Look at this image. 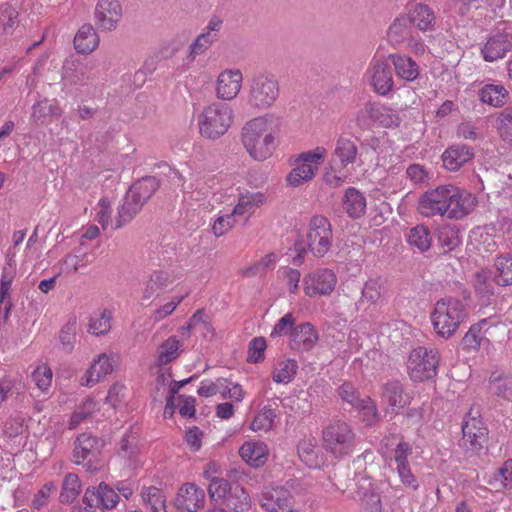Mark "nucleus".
I'll list each match as a JSON object with an SVG mask.
<instances>
[{"label":"nucleus","mask_w":512,"mask_h":512,"mask_svg":"<svg viewBox=\"0 0 512 512\" xmlns=\"http://www.w3.org/2000/svg\"><path fill=\"white\" fill-rule=\"evenodd\" d=\"M298 455L309 468H319L324 463L320 447L314 438H305L298 444Z\"/></svg>","instance_id":"nucleus-35"},{"label":"nucleus","mask_w":512,"mask_h":512,"mask_svg":"<svg viewBox=\"0 0 512 512\" xmlns=\"http://www.w3.org/2000/svg\"><path fill=\"white\" fill-rule=\"evenodd\" d=\"M476 204L477 200L470 192L453 184H445L424 192L419 198L418 211L425 217L459 220L470 214Z\"/></svg>","instance_id":"nucleus-1"},{"label":"nucleus","mask_w":512,"mask_h":512,"mask_svg":"<svg viewBox=\"0 0 512 512\" xmlns=\"http://www.w3.org/2000/svg\"><path fill=\"white\" fill-rule=\"evenodd\" d=\"M407 17L411 24L421 31L431 30L435 23V15L432 9L422 3L409 5Z\"/></svg>","instance_id":"nucleus-33"},{"label":"nucleus","mask_w":512,"mask_h":512,"mask_svg":"<svg viewBox=\"0 0 512 512\" xmlns=\"http://www.w3.org/2000/svg\"><path fill=\"white\" fill-rule=\"evenodd\" d=\"M364 78L373 90L382 96L387 95L394 87L391 68L383 58H373L370 61Z\"/></svg>","instance_id":"nucleus-15"},{"label":"nucleus","mask_w":512,"mask_h":512,"mask_svg":"<svg viewBox=\"0 0 512 512\" xmlns=\"http://www.w3.org/2000/svg\"><path fill=\"white\" fill-rule=\"evenodd\" d=\"M487 325V319H482L472 325L463 338L465 346L472 350H477L483 340L482 329Z\"/></svg>","instance_id":"nucleus-61"},{"label":"nucleus","mask_w":512,"mask_h":512,"mask_svg":"<svg viewBox=\"0 0 512 512\" xmlns=\"http://www.w3.org/2000/svg\"><path fill=\"white\" fill-rule=\"evenodd\" d=\"M235 120L233 108L224 102L213 101L205 105L197 115L199 134L208 140L224 136Z\"/></svg>","instance_id":"nucleus-4"},{"label":"nucleus","mask_w":512,"mask_h":512,"mask_svg":"<svg viewBox=\"0 0 512 512\" xmlns=\"http://www.w3.org/2000/svg\"><path fill=\"white\" fill-rule=\"evenodd\" d=\"M512 48V37L506 33H495L488 38L481 54L485 61L494 62L502 59Z\"/></svg>","instance_id":"nucleus-27"},{"label":"nucleus","mask_w":512,"mask_h":512,"mask_svg":"<svg viewBox=\"0 0 512 512\" xmlns=\"http://www.w3.org/2000/svg\"><path fill=\"white\" fill-rule=\"evenodd\" d=\"M266 195L263 192L240 193L234 208L231 210L239 221L244 223L253 216L255 211L266 203Z\"/></svg>","instance_id":"nucleus-23"},{"label":"nucleus","mask_w":512,"mask_h":512,"mask_svg":"<svg viewBox=\"0 0 512 512\" xmlns=\"http://www.w3.org/2000/svg\"><path fill=\"white\" fill-rule=\"evenodd\" d=\"M296 318L293 313H286L282 316L274 325L270 336L272 338H277L281 336H290L292 337V333L297 325H295Z\"/></svg>","instance_id":"nucleus-60"},{"label":"nucleus","mask_w":512,"mask_h":512,"mask_svg":"<svg viewBox=\"0 0 512 512\" xmlns=\"http://www.w3.org/2000/svg\"><path fill=\"white\" fill-rule=\"evenodd\" d=\"M278 262V256L275 253H268L263 256L259 261L253 263L249 267L240 270L243 277H251L262 274L269 269L274 268Z\"/></svg>","instance_id":"nucleus-52"},{"label":"nucleus","mask_w":512,"mask_h":512,"mask_svg":"<svg viewBox=\"0 0 512 512\" xmlns=\"http://www.w3.org/2000/svg\"><path fill=\"white\" fill-rule=\"evenodd\" d=\"M85 510L87 512H105L107 509L103 506V498L95 488H88L84 495Z\"/></svg>","instance_id":"nucleus-64"},{"label":"nucleus","mask_w":512,"mask_h":512,"mask_svg":"<svg viewBox=\"0 0 512 512\" xmlns=\"http://www.w3.org/2000/svg\"><path fill=\"white\" fill-rule=\"evenodd\" d=\"M95 211H96L95 219L97 220V222L99 224H101V226L104 230L108 229V228H111L113 230L119 228V227H116V224L118 221H120V215L118 214V217L115 219V221L112 220V217H111L112 205L108 199H106V198L101 199L98 202V204L95 208Z\"/></svg>","instance_id":"nucleus-50"},{"label":"nucleus","mask_w":512,"mask_h":512,"mask_svg":"<svg viewBox=\"0 0 512 512\" xmlns=\"http://www.w3.org/2000/svg\"><path fill=\"white\" fill-rule=\"evenodd\" d=\"M326 156L327 149L323 146L298 154L291 161L292 169L285 179L287 186L297 188L310 183L317 175Z\"/></svg>","instance_id":"nucleus-5"},{"label":"nucleus","mask_w":512,"mask_h":512,"mask_svg":"<svg viewBox=\"0 0 512 512\" xmlns=\"http://www.w3.org/2000/svg\"><path fill=\"white\" fill-rule=\"evenodd\" d=\"M410 21L407 15H400L390 25L387 37L392 45H400L410 34Z\"/></svg>","instance_id":"nucleus-42"},{"label":"nucleus","mask_w":512,"mask_h":512,"mask_svg":"<svg viewBox=\"0 0 512 512\" xmlns=\"http://www.w3.org/2000/svg\"><path fill=\"white\" fill-rule=\"evenodd\" d=\"M439 353L436 349L417 347L407 360V372L413 381H424L437 374Z\"/></svg>","instance_id":"nucleus-10"},{"label":"nucleus","mask_w":512,"mask_h":512,"mask_svg":"<svg viewBox=\"0 0 512 512\" xmlns=\"http://www.w3.org/2000/svg\"><path fill=\"white\" fill-rule=\"evenodd\" d=\"M267 343L263 337L253 338L248 345L247 361L249 363H260L265 358Z\"/></svg>","instance_id":"nucleus-62"},{"label":"nucleus","mask_w":512,"mask_h":512,"mask_svg":"<svg viewBox=\"0 0 512 512\" xmlns=\"http://www.w3.org/2000/svg\"><path fill=\"white\" fill-rule=\"evenodd\" d=\"M381 401L387 413L397 414L410 403V396L404 392L399 381L393 380L383 385Z\"/></svg>","instance_id":"nucleus-21"},{"label":"nucleus","mask_w":512,"mask_h":512,"mask_svg":"<svg viewBox=\"0 0 512 512\" xmlns=\"http://www.w3.org/2000/svg\"><path fill=\"white\" fill-rule=\"evenodd\" d=\"M297 369L298 364L296 360H278L272 370V379L277 384H288L294 379Z\"/></svg>","instance_id":"nucleus-40"},{"label":"nucleus","mask_w":512,"mask_h":512,"mask_svg":"<svg viewBox=\"0 0 512 512\" xmlns=\"http://www.w3.org/2000/svg\"><path fill=\"white\" fill-rule=\"evenodd\" d=\"M361 113L385 128H396L401 123L399 112L381 103L369 102L365 104Z\"/></svg>","instance_id":"nucleus-25"},{"label":"nucleus","mask_w":512,"mask_h":512,"mask_svg":"<svg viewBox=\"0 0 512 512\" xmlns=\"http://www.w3.org/2000/svg\"><path fill=\"white\" fill-rule=\"evenodd\" d=\"M495 278L494 281L501 286L512 284V256L503 255L495 261Z\"/></svg>","instance_id":"nucleus-48"},{"label":"nucleus","mask_w":512,"mask_h":512,"mask_svg":"<svg viewBox=\"0 0 512 512\" xmlns=\"http://www.w3.org/2000/svg\"><path fill=\"white\" fill-rule=\"evenodd\" d=\"M188 296V292L184 294H175L165 303L161 304L154 312V321H161L166 317L170 316L178 307V305Z\"/></svg>","instance_id":"nucleus-59"},{"label":"nucleus","mask_w":512,"mask_h":512,"mask_svg":"<svg viewBox=\"0 0 512 512\" xmlns=\"http://www.w3.org/2000/svg\"><path fill=\"white\" fill-rule=\"evenodd\" d=\"M468 317V307L462 300L445 297L438 300L431 312V322L435 333L444 338L452 337Z\"/></svg>","instance_id":"nucleus-3"},{"label":"nucleus","mask_w":512,"mask_h":512,"mask_svg":"<svg viewBox=\"0 0 512 512\" xmlns=\"http://www.w3.org/2000/svg\"><path fill=\"white\" fill-rule=\"evenodd\" d=\"M232 489L231 484L224 478L213 479L207 488L210 499L216 503L219 502L222 504L229 496Z\"/></svg>","instance_id":"nucleus-57"},{"label":"nucleus","mask_w":512,"mask_h":512,"mask_svg":"<svg viewBox=\"0 0 512 512\" xmlns=\"http://www.w3.org/2000/svg\"><path fill=\"white\" fill-rule=\"evenodd\" d=\"M337 276L333 270L327 268H319L303 278V290L306 296L321 297L329 296L335 290L337 285Z\"/></svg>","instance_id":"nucleus-14"},{"label":"nucleus","mask_w":512,"mask_h":512,"mask_svg":"<svg viewBox=\"0 0 512 512\" xmlns=\"http://www.w3.org/2000/svg\"><path fill=\"white\" fill-rule=\"evenodd\" d=\"M89 262L88 254L79 247L63 259L60 266V272L66 274L75 273L79 269L87 267Z\"/></svg>","instance_id":"nucleus-41"},{"label":"nucleus","mask_w":512,"mask_h":512,"mask_svg":"<svg viewBox=\"0 0 512 512\" xmlns=\"http://www.w3.org/2000/svg\"><path fill=\"white\" fill-rule=\"evenodd\" d=\"M95 65L92 62H66L62 68V79L70 85L85 86L96 79Z\"/></svg>","instance_id":"nucleus-20"},{"label":"nucleus","mask_w":512,"mask_h":512,"mask_svg":"<svg viewBox=\"0 0 512 512\" xmlns=\"http://www.w3.org/2000/svg\"><path fill=\"white\" fill-rule=\"evenodd\" d=\"M279 119L265 114L248 120L241 129V143L255 161L270 158L278 146Z\"/></svg>","instance_id":"nucleus-2"},{"label":"nucleus","mask_w":512,"mask_h":512,"mask_svg":"<svg viewBox=\"0 0 512 512\" xmlns=\"http://www.w3.org/2000/svg\"><path fill=\"white\" fill-rule=\"evenodd\" d=\"M508 92L503 85L487 84L479 91L480 100L493 107H501L507 101Z\"/></svg>","instance_id":"nucleus-39"},{"label":"nucleus","mask_w":512,"mask_h":512,"mask_svg":"<svg viewBox=\"0 0 512 512\" xmlns=\"http://www.w3.org/2000/svg\"><path fill=\"white\" fill-rule=\"evenodd\" d=\"M158 188L159 181L152 176L135 182L126 193L119 208L120 221L117 222L116 227H121L130 221Z\"/></svg>","instance_id":"nucleus-6"},{"label":"nucleus","mask_w":512,"mask_h":512,"mask_svg":"<svg viewBox=\"0 0 512 512\" xmlns=\"http://www.w3.org/2000/svg\"><path fill=\"white\" fill-rule=\"evenodd\" d=\"M276 417V410L265 406L254 416L250 429L254 432H268L273 428Z\"/></svg>","instance_id":"nucleus-47"},{"label":"nucleus","mask_w":512,"mask_h":512,"mask_svg":"<svg viewBox=\"0 0 512 512\" xmlns=\"http://www.w3.org/2000/svg\"><path fill=\"white\" fill-rule=\"evenodd\" d=\"M111 329V313L108 311H98L89 318L88 332L101 336L108 333Z\"/></svg>","instance_id":"nucleus-49"},{"label":"nucleus","mask_w":512,"mask_h":512,"mask_svg":"<svg viewBox=\"0 0 512 512\" xmlns=\"http://www.w3.org/2000/svg\"><path fill=\"white\" fill-rule=\"evenodd\" d=\"M496 129L500 138L512 146V107L504 109L496 119Z\"/></svg>","instance_id":"nucleus-55"},{"label":"nucleus","mask_w":512,"mask_h":512,"mask_svg":"<svg viewBox=\"0 0 512 512\" xmlns=\"http://www.w3.org/2000/svg\"><path fill=\"white\" fill-rule=\"evenodd\" d=\"M332 244V228L329 220L321 215L311 218L307 232V245L315 256H324Z\"/></svg>","instance_id":"nucleus-12"},{"label":"nucleus","mask_w":512,"mask_h":512,"mask_svg":"<svg viewBox=\"0 0 512 512\" xmlns=\"http://www.w3.org/2000/svg\"><path fill=\"white\" fill-rule=\"evenodd\" d=\"M496 229L492 225L478 226L469 233L468 245L479 254L492 253L498 247Z\"/></svg>","instance_id":"nucleus-22"},{"label":"nucleus","mask_w":512,"mask_h":512,"mask_svg":"<svg viewBox=\"0 0 512 512\" xmlns=\"http://www.w3.org/2000/svg\"><path fill=\"white\" fill-rule=\"evenodd\" d=\"M473 157V149L464 144L449 146L441 156L444 168L451 172L458 171L463 165L472 160Z\"/></svg>","instance_id":"nucleus-29"},{"label":"nucleus","mask_w":512,"mask_h":512,"mask_svg":"<svg viewBox=\"0 0 512 512\" xmlns=\"http://www.w3.org/2000/svg\"><path fill=\"white\" fill-rule=\"evenodd\" d=\"M355 409L367 425H373L379 420L376 404L369 396H364Z\"/></svg>","instance_id":"nucleus-58"},{"label":"nucleus","mask_w":512,"mask_h":512,"mask_svg":"<svg viewBox=\"0 0 512 512\" xmlns=\"http://www.w3.org/2000/svg\"><path fill=\"white\" fill-rule=\"evenodd\" d=\"M347 166L340 164L338 160L331 157L323 171V182L333 188L342 186L349 176Z\"/></svg>","instance_id":"nucleus-36"},{"label":"nucleus","mask_w":512,"mask_h":512,"mask_svg":"<svg viewBox=\"0 0 512 512\" xmlns=\"http://www.w3.org/2000/svg\"><path fill=\"white\" fill-rule=\"evenodd\" d=\"M493 283L491 274L487 270H480L474 274L473 285L477 295L483 302L489 301L490 297L494 294Z\"/></svg>","instance_id":"nucleus-44"},{"label":"nucleus","mask_w":512,"mask_h":512,"mask_svg":"<svg viewBox=\"0 0 512 512\" xmlns=\"http://www.w3.org/2000/svg\"><path fill=\"white\" fill-rule=\"evenodd\" d=\"M81 492V484L76 474H67L63 480L60 501L62 503H72Z\"/></svg>","instance_id":"nucleus-53"},{"label":"nucleus","mask_w":512,"mask_h":512,"mask_svg":"<svg viewBox=\"0 0 512 512\" xmlns=\"http://www.w3.org/2000/svg\"><path fill=\"white\" fill-rule=\"evenodd\" d=\"M463 439L469 443L472 449H480L486 439L487 429L484 427L482 420L478 416V412L473 414L469 411L462 425Z\"/></svg>","instance_id":"nucleus-26"},{"label":"nucleus","mask_w":512,"mask_h":512,"mask_svg":"<svg viewBox=\"0 0 512 512\" xmlns=\"http://www.w3.org/2000/svg\"><path fill=\"white\" fill-rule=\"evenodd\" d=\"M244 76L238 68H226L219 72L215 80L214 92L221 101L237 98L243 87Z\"/></svg>","instance_id":"nucleus-16"},{"label":"nucleus","mask_w":512,"mask_h":512,"mask_svg":"<svg viewBox=\"0 0 512 512\" xmlns=\"http://www.w3.org/2000/svg\"><path fill=\"white\" fill-rule=\"evenodd\" d=\"M438 240L446 251H452L461 244L459 230L450 225L442 226L439 229Z\"/></svg>","instance_id":"nucleus-56"},{"label":"nucleus","mask_w":512,"mask_h":512,"mask_svg":"<svg viewBox=\"0 0 512 512\" xmlns=\"http://www.w3.org/2000/svg\"><path fill=\"white\" fill-rule=\"evenodd\" d=\"M53 373L46 364L39 365L33 372L32 378L41 391H46L52 382Z\"/></svg>","instance_id":"nucleus-63"},{"label":"nucleus","mask_w":512,"mask_h":512,"mask_svg":"<svg viewBox=\"0 0 512 512\" xmlns=\"http://www.w3.org/2000/svg\"><path fill=\"white\" fill-rule=\"evenodd\" d=\"M235 512H244L250 509L251 500L247 491L240 486H235L223 503Z\"/></svg>","instance_id":"nucleus-46"},{"label":"nucleus","mask_w":512,"mask_h":512,"mask_svg":"<svg viewBox=\"0 0 512 512\" xmlns=\"http://www.w3.org/2000/svg\"><path fill=\"white\" fill-rule=\"evenodd\" d=\"M239 222L232 211L219 212L215 217L211 228L215 237H221L231 231Z\"/></svg>","instance_id":"nucleus-51"},{"label":"nucleus","mask_w":512,"mask_h":512,"mask_svg":"<svg viewBox=\"0 0 512 512\" xmlns=\"http://www.w3.org/2000/svg\"><path fill=\"white\" fill-rule=\"evenodd\" d=\"M241 459L253 468L263 466L269 457L267 444L260 440H248L239 448Z\"/></svg>","instance_id":"nucleus-28"},{"label":"nucleus","mask_w":512,"mask_h":512,"mask_svg":"<svg viewBox=\"0 0 512 512\" xmlns=\"http://www.w3.org/2000/svg\"><path fill=\"white\" fill-rule=\"evenodd\" d=\"M396 76L406 82L415 81L420 75V66L410 56L402 53L389 55Z\"/></svg>","instance_id":"nucleus-32"},{"label":"nucleus","mask_w":512,"mask_h":512,"mask_svg":"<svg viewBox=\"0 0 512 512\" xmlns=\"http://www.w3.org/2000/svg\"><path fill=\"white\" fill-rule=\"evenodd\" d=\"M388 295V288L385 280L381 278L368 279L361 290V297L358 300L360 305H381Z\"/></svg>","instance_id":"nucleus-30"},{"label":"nucleus","mask_w":512,"mask_h":512,"mask_svg":"<svg viewBox=\"0 0 512 512\" xmlns=\"http://www.w3.org/2000/svg\"><path fill=\"white\" fill-rule=\"evenodd\" d=\"M342 206L351 218H359L366 211V197L358 189L349 187L344 192Z\"/></svg>","instance_id":"nucleus-34"},{"label":"nucleus","mask_w":512,"mask_h":512,"mask_svg":"<svg viewBox=\"0 0 512 512\" xmlns=\"http://www.w3.org/2000/svg\"><path fill=\"white\" fill-rule=\"evenodd\" d=\"M142 498L152 512H166V498L160 489L148 487L142 491Z\"/></svg>","instance_id":"nucleus-54"},{"label":"nucleus","mask_w":512,"mask_h":512,"mask_svg":"<svg viewBox=\"0 0 512 512\" xmlns=\"http://www.w3.org/2000/svg\"><path fill=\"white\" fill-rule=\"evenodd\" d=\"M280 95V85L275 75L260 73L254 76L249 85L248 103L258 110L271 108Z\"/></svg>","instance_id":"nucleus-7"},{"label":"nucleus","mask_w":512,"mask_h":512,"mask_svg":"<svg viewBox=\"0 0 512 512\" xmlns=\"http://www.w3.org/2000/svg\"><path fill=\"white\" fill-rule=\"evenodd\" d=\"M182 277L183 270L179 265H170L153 270L145 282V286L142 290V300H150L157 294L158 291L168 289Z\"/></svg>","instance_id":"nucleus-13"},{"label":"nucleus","mask_w":512,"mask_h":512,"mask_svg":"<svg viewBox=\"0 0 512 512\" xmlns=\"http://www.w3.org/2000/svg\"><path fill=\"white\" fill-rule=\"evenodd\" d=\"M181 346L182 344L176 336H171L164 341L158 348V365L163 366L175 360L180 354Z\"/></svg>","instance_id":"nucleus-43"},{"label":"nucleus","mask_w":512,"mask_h":512,"mask_svg":"<svg viewBox=\"0 0 512 512\" xmlns=\"http://www.w3.org/2000/svg\"><path fill=\"white\" fill-rule=\"evenodd\" d=\"M118 360L119 357L115 353L100 354L81 378V384L87 387L94 386L113 372L118 364Z\"/></svg>","instance_id":"nucleus-18"},{"label":"nucleus","mask_w":512,"mask_h":512,"mask_svg":"<svg viewBox=\"0 0 512 512\" xmlns=\"http://www.w3.org/2000/svg\"><path fill=\"white\" fill-rule=\"evenodd\" d=\"M99 45V37L91 25H83L74 37V46L79 53L89 54Z\"/></svg>","instance_id":"nucleus-37"},{"label":"nucleus","mask_w":512,"mask_h":512,"mask_svg":"<svg viewBox=\"0 0 512 512\" xmlns=\"http://www.w3.org/2000/svg\"><path fill=\"white\" fill-rule=\"evenodd\" d=\"M319 336L310 322L297 325L290 339L291 347L296 350L309 351L318 342Z\"/></svg>","instance_id":"nucleus-31"},{"label":"nucleus","mask_w":512,"mask_h":512,"mask_svg":"<svg viewBox=\"0 0 512 512\" xmlns=\"http://www.w3.org/2000/svg\"><path fill=\"white\" fill-rule=\"evenodd\" d=\"M355 435L349 424L342 420L331 421L323 430V442L335 456L347 455L352 451Z\"/></svg>","instance_id":"nucleus-11"},{"label":"nucleus","mask_w":512,"mask_h":512,"mask_svg":"<svg viewBox=\"0 0 512 512\" xmlns=\"http://www.w3.org/2000/svg\"><path fill=\"white\" fill-rule=\"evenodd\" d=\"M406 238L409 245L417 248L421 252L427 251L432 244L430 231L424 225H417L410 229Z\"/></svg>","instance_id":"nucleus-45"},{"label":"nucleus","mask_w":512,"mask_h":512,"mask_svg":"<svg viewBox=\"0 0 512 512\" xmlns=\"http://www.w3.org/2000/svg\"><path fill=\"white\" fill-rule=\"evenodd\" d=\"M358 149L353 140L347 137H339L335 143L332 157L343 165L353 164L356 161Z\"/></svg>","instance_id":"nucleus-38"},{"label":"nucleus","mask_w":512,"mask_h":512,"mask_svg":"<svg viewBox=\"0 0 512 512\" xmlns=\"http://www.w3.org/2000/svg\"><path fill=\"white\" fill-rule=\"evenodd\" d=\"M122 18V7L118 0H99L95 7L97 26L105 31L116 29Z\"/></svg>","instance_id":"nucleus-19"},{"label":"nucleus","mask_w":512,"mask_h":512,"mask_svg":"<svg viewBox=\"0 0 512 512\" xmlns=\"http://www.w3.org/2000/svg\"><path fill=\"white\" fill-rule=\"evenodd\" d=\"M300 490L297 479L288 480L284 486L266 487L259 499L260 506L267 512H289L293 505L292 492L299 493Z\"/></svg>","instance_id":"nucleus-8"},{"label":"nucleus","mask_w":512,"mask_h":512,"mask_svg":"<svg viewBox=\"0 0 512 512\" xmlns=\"http://www.w3.org/2000/svg\"><path fill=\"white\" fill-rule=\"evenodd\" d=\"M62 113L63 110L57 99L42 98L32 105L30 122L34 126L47 125L53 118L60 117Z\"/></svg>","instance_id":"nucleus-24"},{"label":"nucleus","mask_w":512,"mask_h":512,"mask_svg":"<svg viewBox=\"0 0 512 512\" xmlns=\"http://www.w3.org/2000/svg\"><path fill=\"white\" fill-rule=\"evenodd\" d=\"M206 495L195 483H185L177 491L174 506L183 512H197L205 505Z\"/></svg>","instance_id":"nucleus-17"},{"label":"nucleus","mask_w":512,"mask_h":512,"mask_svg":"<svg viewBox=\"0 0 512 512\" xmlns=\"http://www.w3.org/2000/svg\"><path fill=\"white\" fill-rule=\"evenodd\" d=\"M102 442L97 437L89 434H80L74 442L73 462L83 465L86 470L94 472L103 467L101 458Z\"/></svg>","instance_id":"nucleus-9"}]
</instances>
